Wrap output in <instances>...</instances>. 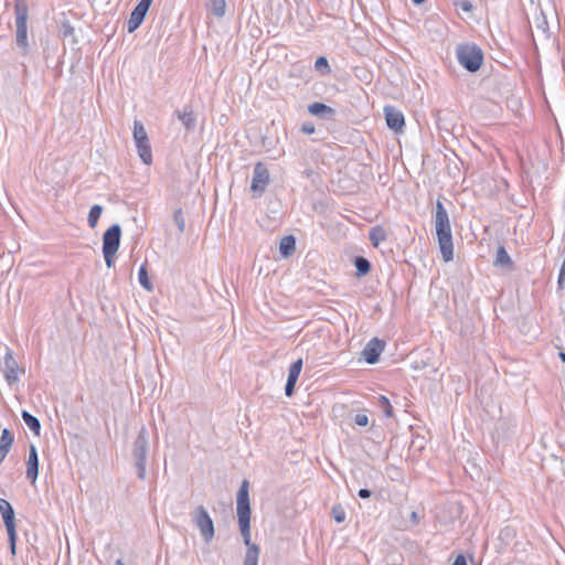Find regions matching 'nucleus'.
Returning <instances> with one entry per match:
<instances>
[{"label": "nucleus", "mask_w": 565, "mask_h": 565, "mask_svg": "<svg viewBox=\"0 0 565 565\" xmlns=\"http://www.w3.org/2000/svg\"><path fill=\"white\" fill-rule=\"evenodd\" d=\"M457 6L465 12H471L473 9V6L468 0H461Z\"/></svg>", "instance_id": "obj_36"}, {"label": "nucleus", "mask_w": 565, "mask_h": 565, "mask_svg": "<svg viewBox=\"0 0 565 565\" xmlns=\"http://www.w3.org/2000/svg\"><path fill=\"white\" fill-rule=\"evenodd\" d=\"M308 113L324 120H333L335 117V109L321 102H315L308 105Z\"/></svg>", "instance_id": "obj_17"}, {"label": "nucleus", "mask_w": 565, "mask_h": 565, "mask_svg": "<svg viewBox=\"0 0 565 565\" xmlns=\"http://www.w3.org/2000/svg\"><path fill=\"white\" fill-rule=\"evenodd\" d=\"M149 451V434L146 426H141L132 444L131 455L136 468V473L140 480L146 479V465Z\"/></svg>", "instance_id": "obj_4"}, {"label": "nucleus", "mask_w": 565, "mask_h": 565, "mask_svg": "<svg viewBox=\"0 0 565 565\" xmlns=\"http://www.w3.org/2000/svg\"><path fill=\"white\" fill-rule=\"evenodd\" d=\"M458 63L468 72L476 73L482 66L483 51L475 43H461L456 47Z\"/></svg>", "instance_id": "obj_3"}, {"label": "nucleus", "mask_w": 565, "mask_h": 565, "mask_svg": "<svg viewBox=\"0 0 565 565\" xmlns=\"http://www.w3.org/2000/svg\"><path fill=\"white\" fill-rule=\"evenodd\" d=\"M411 520H412L415 524H417V523L419 522V516H418L417 512L413 511V512L411 513Z\"/></svg>", "instance_id": "obj_39"}, {"label": "nucleus", "mask_w": 565, "mask_h": 565, "mask_svg": "<svg viewBox=\"0 0 565 565\" xmlns=\"http://www.w3.org/2000/svg\"><path fill=\"white\" fill-rule=\"evenodd\" d=\"M248 489L249 482L244 479L236 495L239 531L244 544L247 546L243 565H258L259 547L250 542V502Z\"/></svg>", "instance_id": "obj_1"}, {"label": "nucleus", "mask_w": 565, "mask_h": 565, "mask_svg": "<svg viewBox=\"0 0 565 565\" xmlns=\"http://www.w3.org/2000/svg\"><path fill=\"white\" fill-rule=\"evenodd\" d=\"M117 252L103 250V255L105 258L106 266L111 268L115 266V256Z\"/></svg>", "instance_id": "obj_34"}, {"label": "nucleus", "mask_w": 565, "mask_h": 565, "mask_svg": "<svg viewBox=\"0 0 565 565\" xmlns=\"http://www.w3.org/2000/svg\"><path fill=\"white\" fill-rule=\"evenodd\" d=\"M103 213V206L99 205V204H94L90 210H89V213H88V217H87V222H88V225L92 227V228H95L97 223H98V220L100 217Z\"/></svg>", "instance_id": "obj_28"}, {"label": "nucleus", "mask_w": 565, "mask_h": 565, "mask_svg": "<svg viewBox=\"0 0 565 565\" xmlns=\"http://www.w3.org/2000/svg\"><path fill=\"white\" fill-rule=\"evenodd\" d=\"M353 422L358 426L365 427V426L369 425V417H367V415L365 413H358L353 417Z\"/></svg>", "instance_id": "obj_33"}, {"label": "nucleus", "mask_w": 565, "mask_h": 565, "mask_svg": "<svg viewBox=\"0 0 565 565\" xmlns=\"http://www.w3.org/2000/svg\"><path fill=\"white\" fill-rule=\"evenodd\" d=\"M300 131L306 135H311L316 131V127H315L313 122L305 121L300 127Z\"/></svg>", "instance_id": "obj_35"}, {"label": "nucleus", "mask_w": 565, "mask_h": 565, "mask_svg": "<svg viewBox=\"0 0 565 565\" xmlns=\"http://www.w3.org/2000/svg\"><path fill=\"white\" fill-rule=\"evenodd\" d=\"M358 495L361 499H369L372 495V491L370 489L362 488L359 490Z\"/></svg>", "instance_id": "obj_37"}, {"label": "nucleus", "mask_w": 565, "mask_h": 565, "mask_svg": "<svg viewBox=\"0 0 565 565\" xmlns=\"http://www.w3.org/2000/svg\"><path fill=\"white\" fill-rule=\"evenodd\" d=\"M558 356L563 363H565V352H559Z\"/></svg>", "instance_id": "obj_40"}, {"label": "nucleus", "mask_w": 565, "mask_h": 565, "mask_svg": "<svg viewBox=\"0 0 565 565\" xmlns=\"http://www.w3.org/2000/svg\"><path fill=\"white\" fill-rule=\"evenodd\" d=\"M178 119L182 122L186 131H193L196 127V116L192 109V106H184L183 109H177L174 111Z\"/></svg>", "instance_id": "obj_18"}, {"label": "nucleus", "mask_w": 565, "mask_h": 565, "mask_svg": "<svg viewBox=\"0 0 565 565\" xmlns=\"http://www.w3.org/2000/svg\"><path fill=\"white\" fill-rule=\"evenodd\" d=\"M192 522L200 530L201 536L205 543H210L215 534L214 523L207 510L199 505L192 512Z\"/></svg>", "instance_id": "obj_8"}, {"label": "nucleus", "mask_w": 565, "mask_h": 565, "mask_svg": "<svg viewBox=\"0 0 565 565\" xmlns=\"http://www.w3.org/2000/svg\"><path fill=\"white\" fill-rule=\"evenodd\" d=\"M332 515L337 523H342L345 520V510L341 504L333 505Z\"/></svg>", "instance_id": "obj_32"}, {"label": "nucleus", "mask_w": 565, "mask_h": 565, "mask_svg": "<svg viewBox=\"0 0 565 565\" xmlns=\"http://www.w3.org/2000/svg\"><path fill=\"white\" fill-rule=\"evenodd\" d=\"M353 265L356 269L355 276L359 278L366 276L372 269L371 262L364 256H355Z\"/></svg>", "instance_id": "obj_22"}, {"label": "nucleus", "mask_w": 565, "mask_h": 565, "mask_svg": "<svg viewBox=\"0 0 565 565\" xmlns=\"http://www.w3.org/2000/svg\"><path fill=\"white\" fill-rule=\"evenodd\" d=\"M134 140L136 142L138 154L145 164L152 163V151L149 142L148 134L141 121L134 122Z\"/></svg>", "instance_id": "obj_7"}, {"label": "nucleus", "mask_w": 565, "mask_h": 565, "mask_svg": "<svg viewBox=\"0 0 565 565\" xmlns=\"http://www.w3.org/2000/svg\"><path fill=\"white\" fill-rule=\"evenodd\" d=\"M493 265L495 267L502 268V269H512L513 268V262L508 254L504 246H499L495 253V258L493 260Z\"/></svg>", "instance_id": "obj_20"}, {"label": "nucleus", "mask_w": 565, "mask_h": 565, "mask_svg": "<svg viewBox=\"0 0 565 565\" xmlns=\"http://www.w3.org/2000/svg\"><path fill=\"white\" fill-rule=\"evenodd\" d=\"M60 34L63 39L72 38L74 36V28L70 23V21L65 20L61 23L60 26Z\"/></svg>", "instance_id": "obj_31"}, {"label": "nucleus", "mask_w": 565, "mask_h": 565, "mask_svg": "<svg viewBox=\"0 0 565 565\" xmlns=\"http://www.w3.org/2000/svg\"><path fill=\"white\" fill-rule=\"evenodd\" d=\"M207 9L217 18L225 15L226 2L225 0H210Z\"/></svg>", "instance_id": "obj_26"}, {"label": "nucleus", "mask_w": 565, "mask_h": 565, "mask_svg": "<svg viewBox=\"0 0 565 565\" xmlns=\"http://www.w3.org/2000/svg\"><path fill=\"white\" fill-rule=\"evenodd\" d=\"M173 222L177 225L180 233H183L185 230V218L182 212V209H178L173 213Z\"/></svg>", "instance_id": "obj_30"}, {"label": "nucleus", "mask_w": 565, "mask_h": 565, "mask_svg": "<svg viewBox=\"0 0 565 565\" xmlns=\"http://www.w3.org/2000/svg\"><path fill=\"white\" fill-rule=\"evenodd\" d=\"M315 68L321 75H329L331 73V67L329 61L326 56H319L315 62Z\"/></svg>", "instance_id": "obj_29"}, {"label": "nucleus", "mask_w": 565, "mask_h": 565, "mask_svg": "<svg viewBox=\"0 0 565 565\" xmlns=\"http://www.w3.org/2000/svg\"><path fill=\"white\" fill-rule=\"evenodd\" d=\"M121 226L113 224L103 234V250L118 252L120 247Z\"/></svg>", "instance_id": "obj_11"}, {"label": "nucleus", "mask_w": 565, "mask_h": 565, "mask_svg": "<svg viewBox=\"0 0 565 565\" xmlns=\"http://www.w3.org/2000/svg\"><path fill=\"white\" fill-rule=\"evenodd\" d=\"M270 175L269 171L265 163L257 162L254 166L253 171V179L250 184V190L253 192V195L255 198L262 196V194L265 192L267 185L269 184Z\"/></svg>", "instance_id": "obj_9"}, {"label": "nucleus", "mask_w": 565, "mask_h": 565, "mask_svg": "<svg viewBox=\"0 0 565 565\" xmlns=\"http://www.w3.org/2000/svg\"><path fill=\"white\" fill-rule=\"evenodd\" d=\"M302 359H298L289 367L288 377L285 385V394L288 397H291L295 392V386L302 370Z\"/></svg>", "instance_id": "obj_16"}, {"label": "nucleus", "mask_w": 565, "mask_h": 565, "mask_svg": "<svg viewBox=\"0 0 565 565\" xmlns=\"http://www.w3.org/2000/svg\"><path fill=\"white\" fill-rule=\"evenodd\" d=\"M14 2V14H15V42L17 45L22 49L23 54L28 51V18H29V4L28 0H13Z\"/></svg>", "instance_id": "obj_5"}, {"label": "nucleus", "mask_w": 565, "mask_h": 565, "mask_svg": "<svg viewBox=\"0 0 565 565\" xmlns=\"http://www.w3.org/2000/svg\"><path fill=\"white\" fill-rule=\"evenodd\" d=\"M13 443L14 436L11 433V430L8 428L2 429L0 436V466L2 465L8 454L10 452Z\"/></svg>", "instance_id": "obj_19"}, {"label": "nucleus", "mask_w": 565, "mask_h": 565, "mask_svg": "<svg viewBox=\"0 0 565 565\" xmlns=\"http://www.w3.org/2000/svg\"><path fill=\"white\" fill-rule=\"evenodd\" d=\"M152 2L153 0H140L137 3L127 21L128 33L135 32L142 24Z\"/></svg>", "instance_id": "obj_10"}, {"label": "nucleus", "mask_w": 565, "mask_h": 565, "mask_svg": "<svg viewBox=\"0 0 565 565\" xmlns=\"http://www.w3.org/2000/svg\"><path fill=\"white\" fill-rule=\"evenodd\" d=\"M138 280H139V284L142 286V288H145L147 291L153 290V285L148 275L147 263H145L140 266L139 273H138Z\"/></svg>", "instance_id": "obj_25"}, {"label": "nucleus", "mask_w": 565, "mask_h": 565, "mask_svg": "<svg viewBox=\"0 0 565 565\" xmlns=\"http://www.w3.org/2000/svg\"><path fill=\"white\" fill-rule=\"evenodd\" d=\"M115 565H125V563L121 559H117Z\"/></svg>", "instance_id": "obj_42"}, {"label": "nucleus", "mask_w": 565, "mask_h": 565, "mask_svg": "<svg viewBox=\"0 0 565 565\" xmlns=\"http://www.w3.org/2000/svg\"><path fill=\"white\" fill-rule=\"evenodd\" d=\"M385 342L379 338L371 339L362 351V356L369 364H375L383 352Z\"/></svg>", "instance_id": "obj_13"}, {"label": "nucleus", "mask_w": 565, "mask_h": 565, "mask_svg": "<svg viewBox=\"0 0 565 565\" xmlns=\"http://www.w3.org/2000/svg\"><path fill=\"white\" fill-rule=\"evenodd\" d=\"M386 125L395 132H402L405 127V118L396 107L386 105L383 109Z\"/></svg>", "instance_id": "obj_12"}, {"label": "nucleus", "mask_w": 565, "mask_h": 565, "mask_svg": "<svg viewBox=\"0 0 565 565\" xmlns=\"http://www.w3.org/2000/svg\"><path fill=\"white\" fill-rule=\"evenodd\" d=\"M376 406L383 412V415L385 417L388 418L394 415L393 406L391 405V402L386 396L380 395L376 398Z\"/></svg>", "instance_id": "obj_27"}, {"label": "nucleus", "mask_w": 565, "mask_h": 565, "mask_svg": "<svg viewBox=\"0 0 565 565\" xmlns=\"http://www.w3.org/2000/svg\"><path fill=\"white\" fill-rule=\"evenodd\" d=\"M39 477V455L36 447L30 445L29 457L26 460V479L34 484Z\"/></svg>", "instance_id": "obj_15"}, {"label": "nucleus", "mask_w": 565, "mask_h": 565, "mask_svg": "<svg viewBox=\"0 0 565 565\" xmlns=\"http://www.w3.org/2000/svg\"><path fill=\"white\" fill-rule=\"evenodd\" d=\"M22 419L24 420L25 425L30 428V430L35 435L40 436L41 433V423L38 417L29 413L28 411L23 409L21 412Z\"/></svg>", "instance_id": "obj_23"}, {"label": "nucleus", "mask_w": 565, "mask_h": 565, "mask_svg": "<svg viewBox=\"0 0 565 565\" xmlns=\"http://www.w3.org/2000/svg\"><path fill=\"white\" fill-rule=\"evenodd\" d=\"M435 228L443 259L448 263L454 259L452 234L448 212L439 199L436 202Z\"/></svg>", "instance_id": "obj_2"}, {"label": "nucleus", "mask_w": 565, "mask_h": 565, "mask_svg": "<svg viewBox=\"0 0 565 565\" xmlns=\"http://www.w3.org/2000/svg\"><path fill=\"white\" fill-rule=\"evenodd\" d=\"M387 238L386 231L382 226H374L369 233V239L374 247H377L381 242Z\"/></svg>", "instance_id": "obj_24"}, {"label": "nucleus", "mask_w": 565, "mask_h": 565, "mask_svg": "<svg viewBox=\"0 0 565 565\" xmlns=\"http://www.w3.org/2000/svg\"><path fill=\"white\" fill-rule=\"evenodd\" d=\"M0 514L7 530L10 552L12 556H15L18 541L15 512L12 504L6 499H0Z\"/></svg>", "instance_id": "obj_6"}, {"label": "nucleus", "mask_w": 565, "mask_h": 565, "mask_svg": "<svg viewBox=\"0 0 565 565\" xmlns=\"http://www.w3.org/2000/svg\"><path fill=\"white\" fill-rule=\"evenodd\" d=\"M414 4H422L424 3L426 0H412Z\"/></svg>", "instance_id": "obj_41"}, {"label": "nucleus", "mask_w": 565, "mask_h": 565, "mask_svg": "<svg viewBox=\"0 0 565 565\" xmlns=\"http://www.w3.org/2000/svg\"><path fill=\"white\" fill-rule=\"evenodd\" d=\"M452 565H467V559L463 554H458Z\"/></svg>", "instance_id": "obj_38"}, {"label": "nucleus", "mask_w": 565, "mask_h": 565, "mask_svg": "<svg viewBox=\"0 0 565 565\" xmlns=\"http://www.w3.org/2000/svg\"><path fill=\"white\" fill-rule=\"evenodd\" d=\"M296 250V238L292 235L284 236L279 243V253L282 257L291 256Z\"/></svg>", "instance_id": "obj_21"}, {"label": "nucleus", "mask_w": 565, "mask_h": 565, "mask_svg": "<svg viewBox=\"0 0 565 565\" xmlns=\"http://www.w3.org/2000/svg\"><path fill=\"white\" fill-rule=\"evenodd\" d=\"M2 371L9 385L18 382L19 365L10 349H7L6 355L3 358Z\"/></svg>", "instance_id": "obj_14"}]
</instances>
